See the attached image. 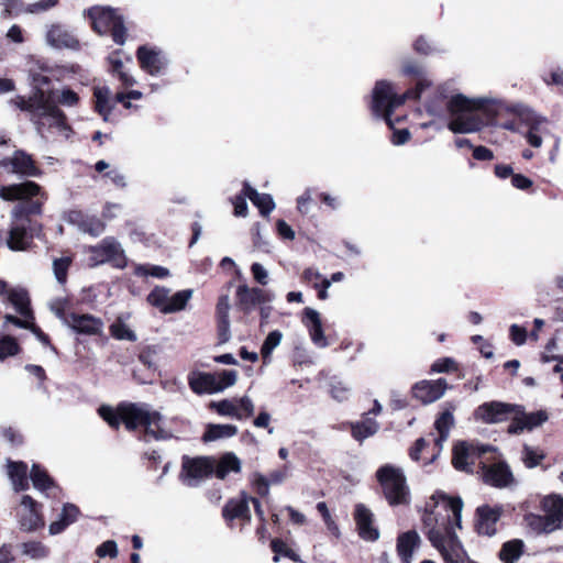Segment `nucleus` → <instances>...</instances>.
<instances>
[{
    "mask_svg": "<svg viewBox=\"0 0 563 563\" xmlns=\"http://www.w3.org/2000/svg\"><path fill=\"white\" fill-rule=\"evenodd\" d=\"M433 498L442 500L445 514L431 510L423 515L422 522L427 529V537L446 563H463L467 554L454 531V528L462 527L463 500L442 492H438Z\"/></svg>",
    "mask_w": 563,
    "mask_h": 563,
    "instance_id": "nucleus-1",
    "label": "nucleus"
},
{
    "mask_svg": "<svg viewBox=\"0 0 563 563\" xmlns=\"http://www.w3.org/2000/svg\"><path fill=\"white\" fill-rule=\"evenodd\" d=\"M31 85L33 92L29 98L16 96L12 101L21 111L27 112L31 120L41 126L48 124L51 128H56L66 139L73 132L71 128L66 121L65 113L54 102V90L45 91L44 87L51 84V78L42 73L30 74Z\"/></svg>",
    "mask_w": 563,
    "mask_h": 563,
    "instance_id": "nucleus-2",
    "label": "nucleus"
},
{
    "mask_svg": "<svg viewBox=\"0 0 563 563\" xmlns=\"http://www.w3.org/2000/svg\"><path fill=\"white\" fill-rule=\"evenodd\" d=\"M406 76L418 78L415 89H409L402 95L394 91L393 85L387 80L376 82L372 95V112L377 118H383L388 126L393 128L394 122L390 119L394 110L405 103L407 99H419L423 90L431 86V80L427 77L424 68L415 62H407L402 67Z\"/></svg>",
    "mask_w": 563,
    "mask_h": 563,
    "instance_id": "nucleus-3",
    "label": "nucleus"
},
{
    "mask_svg": "<svg viewBox=\"0 0 563 563\" xmlns=\"http://www.w3.org/2000/svg\"><path fill=\"white\" fill-rule=\"evenodd\" d=\"M497 101L489 98H468L462 93H456L445 103L446 110L451 117L448 129L453 133H474L479 131L484 122L477 110L485 109L488 104Z\"/></svg>",
    "mask_w": 563,
    "mask_h": 563,
    "instance_id": "nucleus-4",
    "label": "nucleus"
},
{
    "mask_svg": "<svg viewBox=\"0 0 563 563\" xmlns=\"http://www.w3.org/2000/svg\"><path fill=\"white\" fill-rule=\"evenodd\" d=\"M122 423L129 431L144 427L143 441L150 438L161 441L173 438V433L162 427L163 417L157 411H151L145 404L121 402L119 405Z\"/></svg>",
    "mask_w": 563,
    "mask_h": 563,
    "instance_id": "nucleus-5",
    "label": "nucleus"
},
{
    "mask_svg": "<svg viewBox=\"0 0 563 563\" xmlns=\"http://www.w3.org/2000/svg\"><path fill=\"white\" fill-rule=\"evenodd\" d=\"M543 515L529 512L523 516L526 526L536 534H550L563 528V497L549 495L541 500Z\"/></svg>",
    "mask_w": 563,
    "mask_h": 563,
    "instance_id": "nucleus-6",
    "label": "nucleus"
},
{
    "mask_svg": "<svg viewBox=\"0 0 563 563\" xmlns=\"http://www.w3.org/2000/svg\"><path fill=\"white\" fill-rule=\"evenodd\" d=\"M376 479L390 506L408 505L410 503V489L401 467L384 464L376 471Z\"/></svg>",
    "mask_w": 563,
    "mask_h": 563,
    "instance_id": "nucleus-7",
    "label": "nucleus"
},
{
    "mask_svg": "<svg viewBox=\"0 0 563 563\" xmlns=\"http://www.w3.org/2000/svg\"><path fill=\"white\" fill-rule=\"evenodd\" d=\"M85 12L91 20V25L98 34H110L114 43L118 45L124 44L126 29L123 18L117 10L96 5L87 9Z\"/></svg>",
    "mask_w": 563,
    "mask_h": 563,
    "instance_id": "nucleus-8",
    "label": "nucleus"
},
{
    "mask_svg": "<svg viewBox=\"0 0 563 563\" xmlns=\"http://www.w3.org/2000/svg\"><path fill=\"white\" fill-rule=\"evenodd\" d=\"M41 196L42 199L32 200L25 203L26 214H41L45 194L38 184L26 180L20 184H12L0 187V198L4 201H24L32 197Z\"/></svg>",
    "mask_w": 563,
    "mask_h": 563,
    "instance_id": "nucleus-9",
    "label": "nucleus"
},
{
    "mask_svg": "<svg viewBox=\"0 0 563 563\" xmlns=\"http://www.w3.org/2000/svg\"><path fill=\"white\" fill-rule=\"evenodd\" d=\"M88 252L91 267L109 263L113 267L122 269L128 264L124 250L120 242L112 236H107L99 244L89 246Z\"/></svg>",
    "mask_w": 563,
    "mask_h": 563,
    "instance_id": "nucleus-10",
    "label": "nucleus"
},
{
    "mask_svg": "<svg viewBox=\"0 0 563 563\" xmlns=\"http://www.w3.org/2000/svg\"><path fill=\"white\" fill-rule=\"evenodd\" d=\"M517 409V405L503 401H487L474 410V419L485 424H497L509 419Z\"/></svg>",
    "mask_w": 563,
    "mask_h": 563,
    "instance_id": "nucleus-11",
    "label": "nucleus"
},
{
    "mask_svg": "<svg viewBox=\"0 0 563 563\" xmlns=\"http://www.w3.org/2000/svg\"><path fill=\"white\" fill-rule=\"evenodd\" d=\"M0 167L25 178L40 177L42 175V170L35 164L33 157L23 150H16L11 157L1 159Z\"/></svg>",
    "mask_w": 563,
    "mask_h": 563,
    "instance_id": "nucleus-12",
    "label": "nucleus"
},
{
    "mask_svg": "<svg viewBox=\"0 0 563 563\" xmlns=\"http://www.w3.org/2000/svg\"><path fill=\"white\" fill-rule=\"evenodd\" d=\"M141 68L151 76H159L168 66L166 54L157 48L142 45L136 51Z\"/></svg>",
    "mask_w": 563,
    "mask_h": 563,
    "instance_id": "nucleus-13",
    "label": "nucleus"
},
{
    "mask_svg": "<svg viewBox=\"0 0 563 563\" xmlns=\"http://www.w3.org/2000/svg\"><path fill=\"white\" fill-rule=\"evenodd\" d=\"M181 477L188 486H196L199 482L208 477L212 471V464L208 457H183Z\"/></svg>",
    "mask_w": 563,
    "mask_h": 563,
    "instance_id": "nucleus-14",
    "label": "nucleus"
},
{
    "mask_svg": "<svg viewBox=\"0 0 563 563\" xmlns=\"http://www.w3.org/2000/svg\"><path fill=\"white\" fill-rule=\"evenodd\" d=\"M503 506L482 505L475 511V529L478 534L493 537L497 532V523L503 515Z\"/></svg>",
    "mask_w": 563,
    "mask_h": 563,
    "instance_id": "nucleus-15",
    "label": "nucleus"
},
{
    "mask_svg": "<svg viewBox=\"0 0 563 563\" xmlns=\"http://www.w3.org/2000/svg\"><path fill=\"white\" fill-rule=\"evenodd\" d=\"M21 511L18 514L19 527L25 532H32L44 526L40 514V504L31 496L24 495L21 499Z\"/></svg>",
    "mask_w": 563,
    "mask_h": 563,
    "instance_id": "nucleus-16",
    "label": "nucleus"
},
{
    "mask_svg": "<svg viewBox=\"0 0 563 563\" xmlns=\"http://www.w3.org/2000/svg\"><path fill=\"white\" fill-rule=\"evenodd\" d=\"M449 388L444 378L435 380H420L416 383L412 388V396L424 405L432 404L439 400Z\"/></svg>",
    "mask_w": 563,
    "mask_h": 563,
    "instance_id": "nucleus-17",
    "label": "nucleus"
},
{
    "mask_svg": "<svg viewBox=\"0 0 563 563\" xmlns=\"http://www.w3.org/2000/svg\"><path fill=\"white\" fill-rule=\"evenodd\" d=\"M353 518L356 525L358 536L369 542L379 539V531L374 526V514L364 504H356L354 507Z\"/></svg>",
    "mask_w": 563,
    "mask_h": 563,
    "instance_id": "nucleus-18",
    "label": "nucleus"
},
{
    "mask_svg": "<svg viewBox=\"0 0 563 563\" xmlns=\"http://www.w3.org/2000/svg\"><path fill=\"white\" fill-rule=\"evenodd\" d=\"M65 220L77 227L79 231L87 233L91 236H99L106 230V223L96 216H89L80 210H69Z\"/></svg>",
    "mask_w": 563,
    "mask_h": 563,
    "instance_id": "nucleus-19",
    "label": "nucleus"
},
{
    "mask_svg": "<svg viewBox=\"0 0 563 563\" xmlns=\"http://www.w3.org/2000/svg\"><path fill=\"white\" fill-rule=\"evenodd\" d=\"M291 474V466L284 464L280 468L272 471L268 476L261 473H254L252 475V484L256 493L265 497L269 494L271 485H282Z\"/></svg>",
    "mask_w": 563,
    "mask_h": 563,
    "instance_id": "nucleus-20",
    "label": "nucleus"
},
{
    "mask_svg": "<svg viewBox=\"0 0 563 563\" xmlns=\"http://www.w3.org/2000/svg\"><path fill=\"white\" fill-rule=\"evenodd\" d=\"M483 479L486 484L497 488L508 487L515 482L510 467L504 461L490 465L484 464Z\"/></svg>",
    "mask_w": 563,
    "mask_h": 563,
    "instance_id": "nucleus-21",
    "label": "nucleus"
},
{
    "mask_svg": "<svg viewBox=\"0 0 563 563\" xmlns=\"http://www.w3.org/2000/svg\"><path fill=\"white\" fill-rule=\"evenodd\" d=\"M66 325L79 334L95 335L102 331L103 322L91 314L70 312Z\"/></svg>",
    "mask_w": 563,
    "mask_h": 563,
    "instance_id": "nucleus-22",
    "label": "nucleus"
},
{
    "mask_svg": "<svg viewBox=\"0 0 563 563\" xmlns=\"http://www.w3.org/2000/svg\"><path fill=\"white\" fill-rule=\"evenodd\" d=\"M236 299L239 308L250 313L254 308L265 301H268V295L261 288H250L247 285H240L236 289Z\"/></svg>",
    "mask_w": 563,
    "mask_h": 563,
    "instance_id": "nucleus-23",
    "label": "nucleus"
},
{
    "mask_svg": "<svg viewBox=\"0 0 563 563\" xmlns=\"http://www.w3.org/2000/svg\"><path fill=\"white\" fill-rule=\"evenodd\" d=\"M47 43L55 48L77 49L79 41L65 25L54 24L46 34Z\"/></svg>",
    "mask_w": 563,
    "mask_h": 563,
    "instance_id": "nucleus-24",
    "label": "nucleus"
},
{
    "mask_svg": "<svg viewBox=\"0 0 563 563\" xmlns=\"http://www.w3.org/2000/svg\"><path fill=\"white\" fill-rule=\"evenodd\" d=\"M302 321L308 328L312 343L320 349L327 347L329 342L323 332L320 313L317 310L307 307L303 310Z\"/></svg>",
    "mask_w": 563,
    "mask_h": 563,
    "instance_id": "nucleus-25",
    "label": "nucleus"
},
{
    "mask_svg": "<svg viewBox=\"0 0 563 563\" xmlns=\"http://www.w3.org/2000/svg\"><path fill=\"white\" fill-rule=\"evenodd\" d=\"M250 497L242 493L239 498L230 499L222 509V515L225 520L232 521L234 519H242L244 521L251 520L250 511Z\"/></svg>",
    "mask_w": 563,
    "mask_h": 563,
    "instance_id": "nucleus-26",
    "label": "nucleus"
},
{
    "mask_svg": "<svg viewBox=\"0 0 563 563\" xmlns=\"http://www.w3.org/2000/svg\"><path fill=\"white\" fill-rule=\"evenodd\" d=\"M445 409L442 411V413L437 418L434 422V428L439 434L434 442L435 445L439 448V451L442 450L443 443L448 440L450 430L454 426L453 412L455 410V406L452 404H445Z\"/></svg>",
    "mask_w": 563,
    "mask_h": 563,
    "instance_id": "nucleus-27",
    "label": "nucleus"
},
{
    "mask_svg": "<svg viewBox=\"0 0 563 563\" xmlns=\"http://www.w3.org/2000/svg\"><path fill=\"white\" fill-rule=\"evenodd\" d=\"M419 543L420 537L415 530H409L398 536L396 548L402 563H411L413 551Z\"/></svg>",
    "mask_w": 563,
    "mask_h": 563,
    "instance_id": "nucleus-28",
    "label": "nucleus"
},
{
    "mask_svg": "<svg viewBox=\"0 0 563 563\" xmlns=\"http://www.w3.org/2000/svg\"><path fill=\"white\" fill-rule=\"evenodd\" d=\"M213 373H192L188 376L190 389L198 395L218 393Z\"/></svg>",
    "mask_w": 563,
    "mask_h": 563,
    "instance_id": "nucleus-29",
    "label": "nucleus"
},
{
    "mask_svg": "<svg viewBox=\"0 0 563 563\" xmlns=\"http://www.w3.org/2000/svg\"><path fill=\"white\" fill-rule=\"evenodd\" d=\"M80 515L79 508L70 503H67L63 506L62 512L58 516V519L53 521L48 531L52 536L62 533L68 526L74 523Z\"/></svg>",
    "mask_w": 563,
    "mask_h": 563,
    "instance_id": "nucleus-30",
    "label": "nucleus"
},
{
    "mask_svg": "<svg viewBox=\"0 0 563 563\" xmlns=\"http://www.w3.org/2000/svg\"><path fill=\"white\" fill-rule=\"evenodd\" d=\"M95 110L108 121L114 104L111 102V90L108 86L93 87Z\"/></svg>",
    "mask_w": 563,
    "mask_h": 563,
    "instance_id": "nucleus-31",
    "label": "nucleus"
},
{
    "mask_svg": "<svg viewBox=\"0 0 563 563\" xmlns=\"http://www.w3.org/2000/svg\"><path fill=\"white\" fill-rule=\"evenodd\" d=\"M244 194L258 208L260 213L268 216L275 209V202L269 194H260L247 181H244Z\"/></svg>",
    "mask_w": 563,
    "mask_h": 563,
    "instance_id": "nucleus-32",
    "label": "nucleus"
},
{
    "mask_svg": "<svg viewBox=\"0 0 563 563\" xmlns=\"http://www.w3.org/2000/svg\"><path fill=\"white\" fill-rule=\"evenodd\" d=\"M7 300L14 307L15 311L24 319H33L30 308V297L25 289L13 288L8 292Z\"/></svg>",
    "mask_w": 563,
    "mask_h": 563,
    "instance_id": "nucleus-33",
    "label": "nucleus"
},
{
    "mask_svg": "<svg viewBox=\"0 0 563 563\" xmlns=\"http://www.w3.org/2000/svg\"><path fill=\"white\" fill-rule=\"evenodd\" d=\"M350 426L352 437L360 443L373 437L379 429V423L367 415H364L361 421L351 422Z\"/></svg>",
    "mask_w": 563,
    "mask_h": 563,
    "instance_id": "nucleus-34",
    "label": "nucleus"
},
{
    "mask_svg": "<svg viewBox=\"0 0 563 563\" xmlns=\"http://www.w3.org/2000/svg\"><path fill=\"white\" fill-rule=\"evenodd\" d=\"M32 242V235H30L24 227L15 225L9 231L7 245L12 251H25Z\"/></svg>",
    "mask_w": 563,
    "mask_h": 563,
    "instance_id": "nucleus-35",
    "label": "nucleus"
},
{
    "mask_svg": "<svg viewBox=\"0 0 563 563\" xmlns=\"http://www.w3.org/2000/svg\"><path fill=\"white\" fill-rule=\"evenodd\" d=\"M9 475L12 479L15 490H25L27 483V465L24 462H11L9 464Z\"/></svg>",
    "mask_w": 563,
    "mask_h": 563,
    "instance_id": "nucleus-36",
    "label": "nucleus"
},
{
    "mask_svg": "<svg viewBox=\"0 0 563 563\" xmlns=\"http://www.w3.org/2000/svg\"><path fill=\"white\" fill-rule=\"evenodd\" d=\"M238 428L233 424H209L202 435L205 442L227 439L235 435Z\"/></svg>",
    "mask_w": 563,
    "mask_h": 563,
    "instance_id": "nucleus-37",
    "label": "nucleus"
},
{
    "mask_svg": "<svg viewBox=\"0 0 563 563\" xmlns=\"http://www.w3.org/2000/svg\"><path fill=\"white\" fill-rule=\"evenodd\" d=\"M523 541L520 539H514L503 544L499 558L505 563H516L522 554Z\"/></svg>",
    "mask_w": 563,
    "mask_h": 563,
    "instance_id": "nucleus-38",
    "label": "nucleus"
},
{
    "mask_svg": "<svg viewBox=\"0 0 563 563\" xmlns=\"http://www.w3.org/2000/svg\"><path fill=\"white\" fill-rule=\"evenodd\" d=\"M515 411L520 412L521 418L525 423L523 427L528 431H531L534 428L542 426L549 419V415L545 410H538L536 412H526L525 408L522 406L517 405V409Z\"/></svg>",
    "mask_w": 563,
    "mask_h": 563,
    "instance_id": "nucleus-39",
    "label": "nucleus"
},
{
    "mask_svg": "<svg viewBox=\"0 0 563 563\" xmlns=\"http://www.w3.org/2000/svg\"><path fill=\"white\" fill-rule=\"evenodd\" d=\"M30 477L32 479L34 488L46 492L54 486V481L47 474V472L42 468L38 464H33L32 470L30 472Z\"/></svg>",
    "mask_w": 563,
    "mask_h": 563,
    "instance_id": "nucleus-40",
    "label": "nucleus"
},
{
    "mask_svg": "<svg viewBox=\"0 0 563 563\" xmlns=\"http://www.w3.org/2000/svg\"><path fill=\"white\" fill-rule=\"evenodd\" d=\"M470 455V446L465 442L459 443L453 450V466L459 471L472 472L468 463Z\"/></svg>",
    "mask_w": 563,
    "mask_h": 563,
    "instance_id": "nucleus-41",
    "label": "nucleus"
},
{
    "mask_svg": "<svg viewBox=\"0 0 563 563\" xmlns=\"http://www.w3.org/2000/svg\"><path fill=\"white\" fill-rule=\"evenodd\" d=\"M241 461L234 453L224 454L217 470V477L223 479L230 472H240Z\"/></svg>",
    "mask_w": 563,
    "mask_h": 563,
    "instance_id": "nucleus-42",
    "label": "nucleus"
},
{
    "mask_svg": "<svg viewBox=\"0 0 563 563\" xmlns=\"http://www.w3.org/2000/svg\"><path fill=\"white\" fill-rule=\"evenodd\" d=\"M449 98L446 85H441L437 89L434 99L426 104L427 112L434 117H441L444 113L443 100Z\"/></svg>",
    "mask_w": 563,
    "mask_h": 563,
    "instance_id": "nucleus-43",
    "label": "nucleus"
},
{
    "mask_svg": "<svg viewBox=\"0 0 563 563\" xmlns=\"http://www.w3.org/2000/svg\"><path fill=\"white\" fill-rule=\"evenodd\" d=\"M169 289L165 287H155L147 296V301L161 312L167 313L166 309L169 303Z\"/></svg>",
    "mask_w": 563,
    "mask_h": 563,
    "instance_id": "nucleus-44",
    "label": "nucleus"
},
{
    "mask_svg": "<svg viewBox=\"0 0 563 563\" xmlns=\"http://www.w3.org/2000/svg\"><path fill=\"white\" fill-rule=\"evenodd\" d=\"M211 407L214 408L220 416H227L235 418L238 420H243V416L238 408L236 400L223 399L217 402H212Z\"/></svg>",
    "mask_w": 563,
    "mask_h": 563,
    "instance_id": "nucleus-45",
    "label": "nucleus"
},
{
    "mask_svg": "<svg viewBox=\"0 0 563 563\" xmlns=\"http://www.w3.org/2000/svg\"><path fill=\"white\" fill-rule=\"evenodd\" d=\"M545 457L542 450L525 444L521 452V460L526 467L533 468Z\"/></svg>",
    "mask_w": 563,
    "mask_h": 563,
    "instance_id": "nucleus-46",
    "label": "nucleus"
},
{
    "mask_svg": "<svg viewBox=\"0 0 563 563\" xmlns=\"http://www.w3.org/2000/svg\"><path fill=\"white\" fill-rule=\"evenodd\" d=\"M330 393L333 399L344 401L351 395V386L346 382L334 376L330 379Z\"/></svg>",
    "mask_w": 563,
    "mask_h": 563,
    "instance_id": "nucleus-47",
    "label": "nucleus"
},
{
    "mask_svg": "<svg viewBox=\"0 0 563 563\" xmlns=\"http://www.w3.org/2000/svg\"><path fill=\"white\" fill-rule=\"evenodd\" d=\"M191 296H192L191 289H184V290L177 291L176 294H174L172 296L169 295V303H168V308L166 309V312L173 313V312L183 310L186 307L189 299L191 298Z\"/></svg>",
    "mask_w": 563,
    "mask_h": 563,
    "instance_id": "nucleus-48",
    "label": "nucleus"
},
{
    "mask_svg": "<svg viewBox=\"0 0 563 563\" xmlns=\"http://www.w3.org/2000/svg\"><path fill=\"white\" fill-rule=\"evenodd\" d=\"M110 333L117 340H125L130 342H135L137 340L135 332L120 319L110 325Z\"/></svg>",
    "mask_w": 563,
    "mask_h": 563,
    "instance_id": "nucleus-49",
    "label": "nucleus"
},
{
    "mask_svg": "<svg viewBox=\"0 0 563 563\" xmlns=\"http://www.w3.org/2000/svg\"><path fill=\"white\" fill-rule=\"evenodd\" d=\"M98 413L110 427L114 429H118L122 423L119 406L117 409H113L111 406L102 405L99 407Z\"/></svg>",
    "mask_w": 563,
    "mask_h": 563,
    "instance_id": "nucleus-50",
    "label": "nucleus"
},
{
    "mask_svg": "<svg viewBox=\"0 0 563 563\" xmlns=\"http://www.w3.org/2000/svg\"><path fill=\"white\" fill-rule=\"evenodd\" d=\"M71 262L73 261L69 256L55 258L53 261L54 275H55L56 280L60 285H64L67 282V273L71 265Z\"/></svg>",
    "mask_w": 563,
    "mask_h": 563,
    "instance_id": "nucleus-51",
    "label": "nucleus"
},
{
    "mask_svg": "<svg viewBox=\"0 0 563 563\" xmlns=\"http://www.w3.org/2000/svg\"><path fill=\"white\" fill-rule=\"evenodd\" d=\"M282 338L283 334L278 330H274L268 333L261 347V354L264 358H268L271 356L274 349L280 344Z\"/></svg>",
    "mask_w": 563,
    "mask_h": 563,
    "instance_id": "nucleus-52",
    "label": "nucleus"
},
{
    "mask_svg": "<svg viewBox=\"0 0 563 563\" xmlns=\"http://www.w3.org/2000/svg\"><path fill=\"white\" fill-rule=\"evenodd\" d=\"M136 276H152L156 278H165L169 275L166 267L158 265H137L134 269Z\"/></svg>",
    "mask_w": 563,
    "mask_h": 563,
    "instance_id": "nucleus-53",
    "label": "nucleus"
},
{
    "mask_svg": "<svg viewBox=\"0 0 563 563\" xmlns=\"http://www.w3.org/2000/svg\"><path fill=\"white\" fill-rule=\"evenodd\" d=\"M54 102L56 101L64 107H75L79 102V96L70 88H64L60 91H55L53 97Z\"/></svg>",
    "mask_w": 563,
    "mask_h": 563,
    "instance_id": "nucleus-54",
    "label": "nucleus"
},
{
    "mask_svg": "<svg viewBox=\"0 0 563 563\" xmlns=\"http://www.w3.org/2000/svg\"><path fill=\"white\" fill-rule=\"evenodd\" d=\"M216 376L217 390L222 391L223 389L233 386L238 378L235 371H222L220 373H213Z\"/></svg>",
    "mask_w": 563,
    "mask_h": 563,
    "instance_id": "nucleus-55",
    "label": "nucleus"
},
{
    "mask_svg": "<svg viewBox=\"0 0 563 563\" xmlns=\"http://www.w3.org/2000/svg\"><path fill=\"white\" fill-rule=\"evenodd\" d=\"M19 352V345L14 338L2 336L0 338V361H3L8 356H13Z\"/></svg>",
    "mask_w": 563,
    "mask_h": 563,
    "instance_id": "nucleus-56",
    "label": "nucleus"
},
{
    "mask_svg": "<svg viewBox=\"0 0 563 563\" xmlns=\"http://www.w3.org/2000/svg\"><path fill=\"white\" fill-rule=\"evenodd\" d=\"M23 553L32 559H42L47 555V549L38 541L24 542L22 544Z\"/></svg>",
    "mask_w": 563,
    "mask_h": 563,
    "instance_id": "nucleus-57",
    "label": "nucleus"
},
{
    "mask_svg": "<svg viewBox=\"0 0 563 563\" xmlns=\"http://www.w3.org/2000/svg\"><path fill=\"white\" fill-rule=\"evenodd\" d=\"M272 550L275 553L273 561L278 562L279 555H284L287 558L292 559L294 561H297V555L287 548V545L278 539H274L271 543Z\"/></svg>",
    "mask_w": 563,
    "mask_h": 563,
    "instance_id": "nucleus-58",
    "label": "nucleus"
},
{
    "mask_svg": "<svg viewBox=\"0 0 563 563\" xmlns=\"http://www.w3.org/2000/svg\"><path fill=\"white\" fill-rule=\"evenodd\" d=\"M456 369V362L452 357L437 360L431 365L432 373H449Z\"/></svg>",
    "mask_w": 563,
    "mask_h": 563,
    "instance_id": "nucleus-59",
    "label": "nucleus"
},
{
    "mask_svg": "<svg viewBox=\"0 0 563 563\" xmlns=\"http://www.w3.org/2000/svg\"><path fill=\"white\" fill-rule=\"evenodd\" d=\"M66 305H67V300L66 299H62V298H57V299H54L51 303H49V308L51 310L55 313V316L62 320V322L66 325L67 324V318H68V314L66 312Z\"/></svg>",
    "mask_w": 563,
    "mask_h": 563,
    "instance_id": "nucleus-60",
    "label": "nucleus"
},
{
    "mask_svg": "<svg viewBox=\"0 0 563 563\" xmlns=\"http://www.w3.org/2000/svg\"><path fill=\"white\" fill-rule=\"evenodd\" d=\"M544 121V118H539L534 122H532L530 130L526 135L528 143L533 147H540L542 145V137L537 133V130L538 125Z\"/></svg>",
    "mask_w": 563,
    "mask_h": 563,
    "instance_id": "nucleus-61",
    "label": "nucleus"
},
{
    "mask_svg": "<svg viewBox=\"0 0 563 563\" xmlns=\"http://www.w3.org/2000/svg\"><path fill=\"white\" fill-rule=\"evenodd\" d=\"M96 553L99 558H106V556H110L112 559L117 558L118 545H117L115 541H112V540L104 541L97 548Z\"/></svg>",
    "mask_w": 563,
    "mask_h": 563,
    "instance_id": "nucleus-62",
    "label": "nucleus"
},
{
    "mask_svg": "<svg viewBox=\"0 0 563 563\" xmlns=\"http://www.w3.org/2000/svg\"><path fill=\"white\" fill-rule=\"evenodd\" d=\"M510 340L518 346L523 345L527 341V330L518 324H511L509 328Z\"/></svg>",
    "mask_w": 563,
    "mask_h": 563,
    "instance_id": "nucleus-63",
    "label": "nucleus"
},
{
    "mask_svg": "<svg viewBox=\"0 0 563 563\" xmlns=\"http://www.w3.org/2000/svg\"><path fill=\"white\" fill-rule=\"evenodd\" d=\"M247 196L244 194V189L242 192L234 197L232 203L234 206V214L236 217H246L247 216Z\"/></svg>",
    "mask_w": 563,
    "mask_h": 563,
    "instance_id": "nucleus-64",
    "label": "nucleus"
}]
</instances>
